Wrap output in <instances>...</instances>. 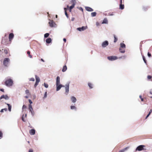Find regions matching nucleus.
<instances>
[{
	"label": "nucleus",
	"instance_id": "23",
	"mask_svg": "<svg viewBox=\"0 0 152 152\" xmlns=\"http://www.w3.org/2000/svg\"><path fill=\"white\" fill-rule=\"evenodd\" d=\"M67 68L66 65L64 66L63 69H62V71L63 72H65L67 69Z\"/></svg>",
	"mask_w": 152,
	"mask_h": 152
},
{
	"label": "nucleus",
	"instance_id": "61",
	"mask_svg": "<svg viewBox=\"0 0 152 152\" xmlns=\"http://www.w3.org/2000/svg\"><path fill=\"white\" fill-rule=\"evenodd\" d=\"M3 109H4V110L5 111H7V109L6 108H5Z\"/></svg>",
	"mask_w": 152,
	"mask_h": 152
},
{
	"label": "nucleus",
	"instance_id": "34",
	"mask_svg": "<svg viewBox=\"0 0 152 152\" xmlns=\"http://www.w3.org/2000/svg\"><path fill=\"white\" fill-rule=\"evenodd\" d=\"M28 109L29 110H32L33 109V108L32 107V106L31 104H29L28 105Z\"/></svg>",
	"mask_w": 152,
	"mask_h": 152
},
{
	"label": "nucleus",
	"instance_id": "47",
	"mask_svg": "<svg viewBox=\"0 0 152 152\" xmlns=\"http://www.w3.org/2000/svg\"><path fill=\"white\" fill-rule=\"evenodd\" d=\"M28 101L29 103H30V104H31L32 103V102L31 99H29Z\"/></svg>",
	"mask_w": 152,
	"mask_h": 152
},
{
	"label": "nucleus",
	"instance_id": "26",
	"mask_svg": "<svg viewBox=\"0 0 152 152\" xmlns=\"http://www.w3.org/2000/svg\"><path fill=\"white\" fill-rule=\"evenodd\" d=\"M152 112V109H151L150 111L148 113V114L147 115V116H146V117L145 118V119H147L149 116V115H150L151 114V113Z\"/></svg>",
	"mask_w": 152,
	"mask_h": 152
},
{
	"label": "nucleus",
	"instance_id": "21",
	"mask_svg": "<svg viewBox=\"0 0 152 152\" xmlns=\"http://www.w3.org/2000/svg\"><path fill=\"white\" fill-rule=\"evenodd\" d=\"M88 85L90 89H92L93 88V85L92 84L90 83H88Z\"/></svg>",
	"mask_w": 152,
	"mask_h": 152
},
{
	"label": "nucleus",
	"instance_id": "48",
	"mask_svg": "<svg viewBox=\"0 0 152 152\" xmlns=\"http://www.w3.org/2000/svg\"><path fill=\"white\" fill-rule=\"evenodd\" d=\"M26 106H25V105H23L22 107V109L23 110L24 109H25L26 108Z\"/></svg>",
	"mask_w": 152,
	"mask_h": 152
},
{
	"label": "nucleus",
	"instance_id": "51",
	"mask_svg": "<svg viewBox=\"0 0 152 152\" xmlns=\"http://www.w3.org/2000/svg\"><path fill=\"white\" fill-rule=\"evenodd\" d=\"M118 39H114V42H116L118 40Z\"/></svg>",
	"mask_w": 152,
	"mask_h": 152
},
{
	"label": "nucleus",
	"instance_id": "32",
	"mask_svg": "<svg viewBox=\"0 0 152 152\" xmlns=\"http://www.w3.org/2000/svg\"><path fill=\"white\" fill-rule=\"evenodd\" d=\"M49 35V34L48 33H46L44 34V36L45 38H46L48 37Z\"/></svg>",
	"mask_w": 152,
	"mask_h": 152
},
{
	"label": "nucleus",
	"instance_id": "19",
	"mask_svg": "<svg viewBox=\"0 0 152 152\" xmlns=\"http://www.w3.org/2000/svg\"><path fill=\"white\" fill-rule=\"evenodd\" d=\"M108 23V20L106 18H105L103 20L102 24H107Z\"/></svg>",
	"mask_w": 152,
	"mask_h": 152
},
{
	"label": "nucleus",
	"instance_id": "41",
	"mask_svg": "<svg viewBox=\"0 0 152 152\" xmlns=\"http://www.w3.org/2000/svg\"><path fill=\"white\" fill-rule=\"evenodd\" d=\"M25 93L27 94H29V91L28 90H26L25 91Z\"/></svg>",
	"mask_w": 152,
	"mask_h": 152
},
{
	"label": "nucleus",
	"instance_id": "4",
	"mask_svg": "<svg viewBox=\"0 0 152 152\" xmlns=\"http://www.w3.org/2000/svg\"><path fill=\"white\" fill-rule=\"evenodd\" d=\"M10 61V60L9 58H5L3 61V65L5 66H7Z\"/></svg>",
	"mask_w": 152,
	"mask_h": 152
},
{
	"label": "nucleus",
	"instance_id": "10",
	"mask_svg": "<svg viewBox=\"0 0 152 152\" xmlns=\"http://www.w3.org/2000/svg\"><path fill=\"white\" fill-rule=\"evenodd\" d=\"M64 87V85H62L61 84H58V85H56V91H59L62 87Z\"/></svg>",
	"mask_w": 152,
	"mask_h": 152
},
{
	"label": "nucleus",
	"instance_id": "38",
	"mask_svg": "<svg viewBox=\"0 0 152 152\" xmlns=\"http://www.w3.org/2000/svg\"><path fill=\"white\" fill-rule=\"evenodd\" d=\"M47 92H45V94H44V98H46L47 97Z\"/></svg>",
	"mask_w": 152,
	"mask_h": 152
},
{
	"label": "nucleus",
	"instance_id": "36",
	"mask_svg": "<svg viewBox=\"0 0 152 152\" xmlns=\"http://www.w3.org/2000/svg\"><path fill=\"white\" fill-rule=\"evenodd\" d=\"M29 80L30 81H34L35 80V79L34 78H31L29 79Z\"/></svg>",
	"mask_w": 152,
	"mask_h": 152
},
{
	"label": "nucleus",
	"instance_id": "44",
	"mask_svg": "<svg viewBox=\"0 0 152 152\" xmlns=\"http://www.w3.org/2000/svg\"><path fill=\"white\" fill-rule=\"evenodd\" d=\"M65 15L66 16V17L68 18V15L67 14V12H66V11H65Z\"/></svg>",
	"mask_w": 152,
	"mask_h": 152
},
{
	"label": "nucleus",
	"instance_id": "37",
	"mask_svg": "<svg viewBox=\"0 0 152 152\" xmlns=\"http://www.w3.org/2000/svg\"><path fill=\"white\" fill-rule=\"evenodd\" d=\"M142 58H143V60L144 61V62L145 63H146V59H145V57L144 56H142Z\"/></svg>",
	"mask_w": 152,
	"mask_h": 152
},
{
	"label": "nucleus",
	"instance_id": "29",
	"mask_svg": "<svg viewBox=\"0 0 152 152\" xmlns=\"http://www.w3.org/2000/svg\"><path fill=\"white\" fill-rule=\"evenodd\" d=\"M29 110L30 112H31V115H32V116H34V115L35 113L34 111L33 110V109Z\"/></svg>",
	"mask_w": 152,
	"mask_h": 152
},
{
	"label": "nucleus",
	"instance_id": "55",
	"mask_svg": "<svg viewBox=\"0 0 152 152\" xmlns=\"http://www.w3.org/2000/svg\"><path fill=\"white\" fill-rule=\"evenodd\" d=\"M0 91L2 92H4V90L3 89L1 88L0 89Z\"/></svg>",
	"mask_w": 152,
	"mask_h": 152
},
{
	"label": "nucleus",
	"instance_id": "42",
	"mask_svg": "<svg viewBox=\"0 0 152 152\" xmlns=\"http://www.w3.org/2000/svg\"><path fill=\"white\" fill-rule=\"evenodd\" d=\"M24 116V115H23L22 116V118H21V119H22V121H23V122H25V120H24V117H23Z\"/></svg>",
	"mask_w": 152,
	"mask_h": 152
},
{
	"label": "nucleus",
	"instance_id": "2",
	"mask_svg": "<svg viewBox=\"0 0 152 152\" xmlns=\"http://www.w3.org/2000/svg\"><path fill=\"white\" fill-rule=\"evenodd\" d=\"M12 39H2L1 43L4 45H7L10 43Z\"/></svg>",
	"mask_w": 152,
	"mask_h": 152
},
{
	"label": "nucleus",
	"instance_id": "20",
	"mask_svg": "<svg viewBox=\"0 0 152 152\" xmlns=\"http://www.w3.org/2000/svg\"><path fill=\"white\" fill-rule=\"evenodd\" d=\"M35 77L36 80V82L39 83L40 81V78L36 75H35Z\"/></svg>",
	"mask_w": 152,
	"mask_h": 152
},
{
	"label": "nucleus",
	"instance_id": "7",
	"mask_svg": "<svg viewBox=\"0 0 152 152\" xmlns=\"http://www.w3.org/2000/svg\"><path fill=\"white\" fill-rule=\"evenodd\" d=\"M108 60L110 61H113L118 59V57L115 56H110L107 57Z\"/></svg>",
	"mask_w": 152,
	"mask_h": 152
},
{
	"label": "nucleus",
	"instance_id": "57",
	"mask_svg": "<svg viewBox=\"0 0 152 152\" xmlns=\"http://www.w3.org/2000/svg\"><path fill=\"white\" fill-rule=\"evenodd\" d=\"M74 19H75V18L73 17H72V18L71 20L72 21H73L74 20Z\"/></svg>",
	"mask_w": 152,
	"mask_h": 152
},
{
	"label": "nucleus",
	"instance_id": "31",
	"mask_svg": "<svg viewBox=\"0 0 152 152\" xmlns=\"http://www.w3.org/2000/svg\"><path fill=\"white\" fill-rule=\"evenodd\" d=\"M96 12H92L91 14V16L92 17H94L96 15Z\"/></svg>",
	"mask_w": 152,
	"mask_h": 152
},
{
	"label": "nucleus",
	"instance_id": "18",
	"mask_svg": "<svg viewBox=\"0 0 152 152\" xmlns=\"http://www.w3.org/2000/svg\"><path fill=\"white\" fill-rule=\"evenodd\" d=\"M45 41L46 43L49 44L51 42V39H46Z\"/></svg>",
	"mask_w": 152,
	"mask_h": 152
},
{
	"label": "nucleus",
	"instance_id": "52",
	"mask_svg": "<svg viewBox=\"0 0 152 152\" xmlns=\"http://www.w3.org/2000/svg\"><path fill=\"white\" fill-rule=\"evenodd\" d=\"M28 152H33V150L32 149H30L29 150Z\"/></svg>",
	"mask_w": 152,
	"mask_h": 152
},
{
	"label": "nucleus",
	"instance_id": "60",
	"mask_svg": "<svg viewBox=\"0 0 152 152\" xmlns=\"http://www.w3.org/2000/svg\"><path fill=\"white\" fill-rule=\"evenodd\" d=\"M63 41L64 42H66V39H63Z\"/></svg>",
	"mask_w": 152,
	"mask_h": 152
},
{
	"label": "nucleus",
	"instance_id": "9",
	"mask_svg": "<svg viewBox=\"0 0 152 152\" xmlns=\"http://www.w3.org/2000/svg\"><path fill=\"white\" fill-rule=\"evenodd\" d=\"M109 42L107 40H105L103 42L102 44V46L103 48L106 47L108 45Z\"/></svg>",
	"mask_w": 152,
	"mask_h": 152
},
{
	"label": "nucleus",
	"instance_id": "54",
	"mask_svg": "<svg viewBox=\"0 0 152 152\" xmlns=\"http://www.w3.org/2000/svg\"><path fill=\"white\" fill-rule=\"evenodd\" d=\"M126 57V56H123V57H120L119 58H125Z\"/></svg>",
	"mask_w": 152,
	"mask_h": 152
},
{
	"label": "nucleus",
	"instance_id": "35",
	"mask_svg": "<svg viewBox=\"0 0 152 152\" xmlns=\"http://www.w3.org/2000/svg\"><path fill=\"white\" fill-rule=\"evenodd\" d=\"M44 85L45 88H47L48 87V85L46 83H44Z\"/></svg>",
	"mask_w": 152,
	"mask_h": 152
},
{
	"label": "nucleus",
	"instance_id": "64",
	"mask_svg": "<svg viewBox=\"0 0 152 152\" xmlns=\"http://www.w3.org/2000/svg\"><path fill=\"white\" fill-rule=\"evenodd\" d=\"M28 56L30 58H31L32 57V56L30 55V54L28 55Z\"/></svg>",
	"mask_w": 152,
	"mask_h": 152
},
{
	"label": "nucleus",
	"instance_id": "39",
	"mask_svg": "<svg viewBox=\"0 0 152 152\" xmlns=\"http://www.w3.org/2000/svg\"><path fill=\"white\" fill-rule=\"evenodd\" d=\"M38 83H37L36 82H35L34 85V88H36V87L38 85Z\"/></svg>",
	"mask_w": 152,
	"mask_h": 152
},
{
	"label": "nucleus",
	"instance_id": "27",
	"mask_svg": "<svg viewBox=\"0 0 152 152\" xmlns=\"http://www.w3.org/2000/svg\"><path fill=\"white\" fill-rule=\"evenodd\" d=\"M124 5L122 4H120L119 5V8L121 10H123L124 8Z\"/></svg>",
	"mask_w": 152,
	"mask_h": 152
},
{
	"label": "nucleus",
	"instance_id": "13",
	"mask_svg": "<svg viewBox=\"0 0 152 152\" xmlns=\"http://www.w3.org/2000/svg\"><path fill=\"white\" fill-rule=\"evenodd\" d=\"M60 77L59 76H57L56 78V85L60 84Z\"/></svg>",
	"mask_w": 152,
	"mask_h": 152
},
{
	"label": "nucleus",
	"instance_id": "17",
	"mask_svg": "<svg viewBox=\"0 0 152 152\" xmlns=\"http://www.w3.org/2000/svg\"><path fill=\"white\" fill-rule=\"evenodd\" d=\"M5 103V104H7V106H8V110L10 112L11 110V107H12L11 105L10 104L7 103Z\"/></svg>",
	"mask_w": 152,
	"mask_h": 152
},
{
	"label": "nucleus",
	"instance_id": "12",
	"mask_svg": "<svg viewBox=\"0 0 152 152\" xmlns=\"http://www.w3.org/2000/svg\"><path fill=\"white\" fill-rule=\"evenodd\" d=\"M35 131L34 129H32L29 130V133L31 135H33L35 134Z\"/></svg>",
	"mask_w": 152,
	"mask_h": 152
},
{
	"label": "nucleus",
	"instance_id": "50",
	"mask_svg": "<svg viewBox=\"0 0 152 152\" xmlns=\"http://www.w3.org/2000/svg\"><path fill=\"white\" fill-rule=\"evenodd\" d=\"M2 137V133L1 131H0V137Z\"/></svg>",
	"mask_w": 152,
	"mask_h": 152
},
{
	"label": "nucleus",
	"instance_id": "45",
	"mask_svg": "<svg viewBox=\"0 0 152 152\" xmlns=\"http://www.w3.org/2000/svg\"><path fill=\"white\" fill-rule=\"evenodd\" d=\"M139 97L141 99L142 101H143V99L142 98V96L141 95H140L139 96Z\"/></svg>",
	"mask_w": 152,
	"mask_h": 152
},
{
	"label": "nucleus",
	"instance_id": "62",
	"mask_svg": "<svg viewBox=\"0 0 152 152\" xmlns=\"http://www.w3.org/2000/svg\"><path fill=\"white\" fill-rule=\"evenodd\" d=\"M122 0H120V4H122Z\"/></svg>",
	"mask_w": 152,
	"mask_h": 152
},
{
	"label": "nucleus",
	"instance_id": "58",
	"mask_svg": "<svg viewBox=\"0 0 152 152\" xmlns=\"http://www.w3.org/2000/svg\"><path fill=\"white\" fill-rule=\"evenodd\" d=\"M30 52L29 51H28L27 52V54L28 55H30Z\"/></svg>",
	"mask_w": 152,
	"mask_h": 152
},
{
	"label": "nucleus",
	"instance_id": "56",
	"mask_svg": "<svg viewBox=\"0 0 152 152\" xmlns=\"http://www.w3.org/2000/svg\"><path fill=\"white\" fill-rule=\"evenodd\" d=\"M150 94H152V89L150 90Z\"/></svg>",
	"mask_w": 152,
	"mask_h": 152
},
{
	"label": "nucleus",
	"instance_id": "46",
	"mask_svg": "<svg viewBox=\"0 0 152 152\" xmlns=\"http://www.w3.org/2000/svg\"><path fill=\"white\" fill-rule=\"evenodd\" d=\"M148 57H150L151 56V54L149 52L148 53Z\"/></svg>",
	"mask_w": 152,
	"mask_h": 152
},
{
	"label": "nucleus",
	"instance_id": "30",
	"mask_svg": "<svg viewBox=\"0 0 152 152\" xmlns=\"http://www.w3.org/2000/svg\"><path fill=\"white\" fill-rule=\"evenodd\" d=\"M75 4H72V5L69 7V11L71 12L72 9L75 7Z\"/></svg>",
	"mask_w": 152,
	"mask_h": 152
},
{
	"label": "nucleus",
	"instance_id": "14",
	"mask_svg": "<svg viewBox=\"0 0 152 152\" xmlns=\"http://www.w3.org/2000/svg\"><path fill=\"white\" fill-rule=\"evenodd\" d=\"M71 99L73 103H75L77 101L76 98L74 96H72L71 97Z\"/></svg>",
	"mask_w": 152,
	"mask_h": 152
},
{
	"label": "nucleus",
	"instance_id": "33",
	"mask_svg": "<svg viewBox=\"0 0 152 152\" xmlns=\"http://www.w3.org/2000/svg\"><path fill=\"white\" fill-rule=\"evenodd\" d=\"M148 8V7L146 6H143V7L142 9L144 11H146Z\"/></svg>",
	"mask_w": 152,
	"mask_h": 152
},
{
	"label": "nucleus",
	"instance_id": "6",
	"mask_svg": "<svg viewBox=\"0 0 152 152\" xmlns=\"http://www.w3.org/2000/svg\"><path fill=\"white\" fill-rule=\"evenodd\" d=\"M50 26L51 27H56V25L53 20H49V22Z\"/></svg>",
	"mask_w": 152,
	"mask_h": 152
},
{
	"label": "nucleus",
	"instance_id": "63",
	"mask_svg": "<svg viewBox=\"0 0 152 152\" xmlns=\"http://www.w3.org/2000/svg\"><path fill=\"white\" fill-rule=\"evenodd\" d=\"M96 25H97V26H98V25H99V23H98V22H97V23H96Z\"/></svg>",
	"mask_w": 152,
	"mask_h": 152
},
{
	"label": "nucleus",
	"instance_id": "5",
	"mask_svg": "<svg viewBox=\"0 0 152 152\" xmlns=\"http://www.w3.org/2000/svg\"><path fill=\"white\" fill-rule=\"evenodd\" d=\"M145 147V146L143 145H140L138 146L136 149V151H140L144 149V148Z\"/></svg>",
	"mask_w": 152,
	"mask_h": 152
},
{
	"label": "nucleus",
	"instance_id": "11",
	"mask_svg": "<svg viewBox=\"0 0 152 152\" xmlns=\"http://www.w3.org/2000/svg\"><path fill=\"white\" fill-rule=\"evenodd\" d=\"M4 98L6 100H8L9 99V97L7 95H2L1 96V99Z\"/></svg>",
	"mask_w": 152,
	"mask_h": 152
},
{
	"label": "nucleus",
	"instance_id": "1",
	"mask_svg": "<svg viewBox=\"0 0 152 152\" xmlns=\"http://www.w3.org/2000/svg\"><path fill=\"white\" fill-rule=\"evenodd\" d=\"M13 84V80L11 78H7L5 81V84L7 87H10L12 86Z\"/></svg>",
	"mask_w": 152,
	"mask_h": 152
},
{
	"label": "nucleus",
	"instance_id": "8",
	"mask_svg": "<svg viewBox=\"0 0 152 152\" xmlns=\"http://www.w3.org/2000/svg\"><path fill=\"white\" fill-rule=\"evenodd\" d=\"M87 28V26H83L81 27H79L77 28V30L80 31H84Z\"/></svg>",
	"mask_w": 152,
	"mask_h": 152
},
{
	"label": "nucleus",
	"instance_id": "49",
	"mask_svg": "<svg viewBox=\"0 0 152 152\" xmlns=\"http://www.w3.org/2000/svg\"><path fill=\"white\" fill-rule=\"evenodd\" d=\"M4 53L6 54H7L8 53V51H7V50H4Z\"/></svg>",
	"mask_w": 152,
	"mask_h": 152
},
{
	"label": "nucleus",
	"instance_id": "59",
	"mask_svg": "<svg viewBox=\"0 0 152 152\" xmlns=\"http://www.w3.org/2000/svg\"><path fill=\"white\" fill-rule=\"evenodd\" d=\"M4 109H2L1 110V111H0V112H1V113H2V112H4Z\"/></svg>",
	"mask_w": 152,
	"mask_h": 152
},
{
	"label": "nucleus",
	"instance_id": "24",
	"mask_svg": "<svg viewBox=\"0 0 152 152\" xmlns=\"http://www.w3.org/2000/svg\"><path fill=\"white\" fill-rule=\"evenodd\" d=\"M70 109L71 110H74L75 111L77 110V108L75 106L71 105L70 106Z\"/></svg>",
	"mask_w": 152,
	"mask_h": 152
},
{
	"label": "nucleus",
	"instance_id": "22",
	"mask_svg": "<svg viewBox=\"0 0 152 152\" xmlns=\"http://www.w3.org/2000/svg\"><path fill=\"white\" fill-rule=\"evenodd\" d=\"M119 51L121 53H124L125 52V50L124 49L122 48H119Z\"/></svg>",
	"mask_w": 152,
	"mask_h": 152
},
{
	"label": "nucleus",
	"instance_id": "16",
	"mask_svg": "<svg viewBox=\"0 0 152 152\" xmlns=\"http://www.w3.org/2000/svg\"><path fill=\"white\" fill-rule=\"evenodd\" d=\"M120 48L123 49H125L126 48V46L123 43L121 42L120 44Z\"/></svg>",
	"mask_w": 152,
	"mask_h": 152
},
{
	"label": "nucleus",
	"instance_id": "15",
	"mask_svg": "<svg viewBox=\"0 0 152 152\" xmlns=\"http://www.w3.org/2000/svg\"><path fill=\"white\" fill-rule=\"evenodd\" d=\"M85 9L87 11L89 12H92L94 10L92 8L88 7H85Z\"/></svg>",
	"mask_w": 152,
	"mask_h": 152
},
{
	"label": "nucleus",
	"instance_id": "43",
	"mask_svg": "<svg viewBox=\"0 0 152 152\" xmlns=\"http://www.w3.org/2000/svg\"><path fill=\"white\" fill-rule=\"evenodd\" d=\"M72 2L73 3V4H75V5L76 3V2L75 0H72Z\"/></svg>",
	"mask_w": 152,
	"mask_h": 152
},
{
	"label": "nucleus",
	"instance_id": "40",
	"mask_svg": "<svg viewBox=\"0 0 152 152\" xmlns=\"http://www.w3.org/2000/svg\"><path fill=\"white\" fill-rule=\"evenodd\" d=\"M147 78L148 79H151L152 78V76L151 75H148L147 76Z\"/></svg>",
	"mask_w": 152,
	"mask_h": 152
},
{
	"label": "nucleus",
	"instance_id": "25",
	"mask_svg": "<svg viewBox=\"0 0 152 152\" xmlns=\"http://www.w3.org/2000/svg\"><path fill=\"white\" fill-rule=\"evenodd\" d=\"M128 148H129L128 147L125 148L123 149L120 150L118 152H124Z\"/></svg>",
	"mask_w": 152,
	"mask_h": 152
},
{
	"label": "nucleus",
	"instance_id": "53",
	"mask_svg": "<svg viewBox=\"0 0 152 152\" xmlns=\"http://www.w3.org/2000/svg\"><path fill=\"white\" fill-rule=\"evenodd\" d=\"M79 9L80 10L82 11H83V9L82 8V7H80L79 8Z\"/></svg>",
	"mask_w": 152,
	"mask_h": 152
},
{
	"label": "nucleus",
	"instance_id": "3",
	"mask_svg": "<svg viewBox=\"0 0 152 152\" xmlns=\"http://www.w3.org/2000/svg\"><path fill=\"white\" fill-rule=\"evenodd\" d=\"M70 83V82L68 81L66 83L65 85H64V87H65V94L66 95H68L69 93Z\"/></svg>",
	"mask_w": 152,
	"mask_h": 152
},
{
	"label": "nucleus",
	"instance_id": "28",
	"mask_svg": "<svg viewBox=\"0 0 152 152\" xmlns=\"http://www.w3.org/2000/svg\"><path fill=\"white\" fill-rule=\"evenodd\" d=\"M14 37V34L13 33H11L9 34L8 38H13Z\"/></svg>",
	"mask_w": 152,
	"mask_h": 152
}]
</instances>
